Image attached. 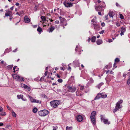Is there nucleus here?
I'll list each match as a JSON object with an SVG mask.
<instances>
[{
	"label": "nucleus",
	"mask_w": 130,
	"mask_h": 130,
	"mask_svg": "<svg viewBox=\"0 0 130 130\" xmlns=\"http://www.w3.org/2000/svg\"><path fill=\"white\" fill-rule=\"evenodd\" d=\"M60 103V101L56 100H53L50 102L51 106L54 108H56Z\"/></svg>",
	"instance_id": "f257e3e1"
},
{
	"label": "nucleus",
	"mask_w": 130,
	"mask_h": 130,
	"mask_svg": "<svg viewBox=\"0 0 130 130\" xmlns=\"http://www.w3.org/2000/svg\"><path fill=\"white\" fill-rule=\"evenodd\" d=\"M96 112L95 111H93L91 113L90 116L91 121L94 125L96 124V118L95 115Z\"/></svg>",
	"instance_id": "f03ea898"
},
{
	"label": "nucleus",
	"mask_w": 130,
	"mask_h": 130,
	"mask_svg": "<svg viewBox=\"0 0 130 130\" xmlns=\"http://www.w3.org/2000/svg\"><path fill=\"white\" fill-rule=\"evenodd\" d=\"M122 100H120L119 101H118L116 104V106L115 108L113 110V111L114 113L116 112L119 109L121 108V106L120 104L122 102Z\"/></svg>",
	"instance_id": "7ed1b4c3"
},
{
	"label": "nucleus",
	"mask_w": 130,
	"mask_h": 130,
	"mask_svg": "<svg viewBox=\"0 0 130 130\" xmlns=\"http://www.w3.org/2000/svg\"><path fill=\"white\" fill-rule=\"evenodd\" d=\"M12 76L13 78L17 81L22 82L24 81L25 80L23 78L20 76L19 75H17L15 74H12Z\"/></svg>",
	"instance_id": "20e7f679"
},
{
	"label": "nucleus",
	"mask_w": 130,
	"mask_h": 130,
	"mask_svg": "<svg viewBox=\"0 0 130 130\" xmlns=\"http://www.w3.org/2000/svg\"><path fill=\"white\" fill-rule=\"evenodd\" d=\"M48 111L45 109L39 111L38 112V115L41 116H44L48 114Z\"/></svg>",
	"instance_id": "39448f33"
},
{
	"label": "nucleus",
	"mask_w": 130,
	"mask_h": 130,
	"mask_svg": "<svg viewBox=\"0 0 130 130\" xmlns=\"http://www.w3.org/2000/svg\"><path fill=\"white\" fill-rule=\"evenodd\" d=\"M67 87L69 89L68 91L72 93L74 92L76 89V87H72L70 85H68L67 86Z\"/></svg>",
	"instance_id": "423d86ee"
},
{
	"label": "nucleus",
	"mask_w": 130,
	"mask_h": 130,
	"mask_svg": "<svg viewBox=\"0 0 130 130\" xmlns=\"http://www.w3.org/2000/svg\"><path fill=\"white\" fill-rule=\"evenodd\" d=\"M21 86L22 87L27 90L28 91L30 90V88L26 85L22 84H21Z\"/></svg>",
	"instance_id": "0eeeda50"
},
{
	"label": "nucleus",
	"mask_w": 130,
	"mask_h": 130,
	"mask_svg": "<svg viewBox=\"0 0 130 130\" xmlns=\"http://www.w3.org/2000/svg\"><path fill=\"white\" fill-rule=\"evenodd\" d=\"M76 119L77 121L79 122H81L83 119V117L80 115H77Z\"/></svg>",
	"instance_id": "6e6552de"
},
{
	"label": "nucleus",
	"mask_w": 130,
	"mask_h": 130,
	"mask_svg": "<svg viewBox=\"0 0 130 130\" xmlns=\"http://www.w3.org/2000/svg\"><path fill=\"white\" fill-rule=\"evenodd\" d=\"M63 4L66 7H68L72 6L73 4L71 3L64 2L63 3Z\"/></svg>",
	"instance_id": "1a4fd4ad"
},
{
	"label": "nucleus",
	"mask_w": 130,
	"mask_h": 130,
	"mask_svg": "<svg viewBox=\"0 0 130 130\" xmlns=\"http://www.w3.org/2000/svg\"><path fill=\"white\" fill-rule=\"evenodd\" d=\"M82 91L78 89L76 92V95L79 96H81L83 94V93L82 92Z\"/></svg>",
	"instance_id": "9d476101"
},
{
	"label": "nucleus",
	"mask_w": 130,
	"mask_h": 130,
	"mask_svg": "<svg viewBox=\"0 0 130 130\" xmlns=\"http://www.w3.org/2000/svg\"><path fill=\"white\" fill-rule=\"evenodd\" d=\"M12 12L9 10H7L5 14V15L6 17L12 16Z\"/></svg>",
	"instance_id": "9b49d317"
},
{
	"label": "nucleus",
	"mask_w": 130,
	"mask_h": 130,
	"mask_svg": "<svg viewBox=\"0 0 130 130\" xmlns=\"http://www.w3.org/2000/svg\"><path fill=\"white\" fill-rule=\"evenodd\" d=\"M24 21L26 23H28L30 22V19L28 18L27 16H25L24 17Z\"/></svg>",
	"instance_id": "f8f14e48"
},
{
	"label": "nucleus",
	"mask_w": 130,
	"mask_h": 130,
	"mask_svg": "<svg viewBox=\"0 0 130 130\" xmlns=\"http://www.w3.org/2000/svg\"><path fill=\"white\" fill-rule=\"evenodd\" d=\"M93 26L95 30H99L100 28V25L97 24L93 25Z\"/></svg>",
	"instance_id": "ddd939ff"
},
{
	"label": "nucleus",
	"mask_w": 130,
	"mask_h": 130,
	"mask_svg": "<svg viewBox=\"0 0 130 130\" xmlns=\"http://www.w3.org/2000/svg\"><path fill=\"white\" fill-rule=\"evenodd\" d=\"M51 27H50L48 30L49 32H52L55 29V28L51 26Z\"/></svg>",
	"instance_id": "4468645a"
},
{
	"label": "nucleus",
	"mask_w": 130,
	"mask_h": 130,
	"mask_svg": "<svg viewBox=\"0 0 130 130\" xmlns=\"http://www.w3.org/2000/svg\"><path fill=\"white\" fill-rule=\"evenodd\" d=\"M96 42L98 45H99L101 44L103 42L101 40L99 39L96 41Z\"/></svg>",
	"instance_id": "2eb2a0df"
},
{
	"label": "nucleus",
	"mask_w": 130,
	"mask_h": 130,
	"mask_svg": "<svg viewBox=\"0 0 130 130\" xmlns=\"http://www.w3.org/2000/svg\"><path fill=\"white\" fill-rule=\"evenodd\" d=\"M96 18L93 19L91 20L92 23L93 24V25L96 24Z\"/></svg>",
	"instance_id": "dca6fc26"
},
{
	"label": "nucleus",
	"mask_w": 130,
	"mask_h": 130,
	"mask_svg": "<svg viewBox=\"0 0 130 130\" xmlns=\"http://www.w3.org/2000/svg\"><path fill=\"white\" fill-rule=\"evenodd\" d=\"M96 10L97 11H100L101 10H102V7L101 6H99L95 8Z\"/></svg>",
	"instance_id": "f3484780"
},
{
	"label": "nucleus",
	"mask_w": 130,
	"mask_h": 130,
	"mask_svg": "<svg viewBox=\"0 0 130 130\" xmlns=\"http://www.w3.org/2000/svg\"><path fill=\"white\" fill-rule=\"evenodd\" d=\"M104 84L102 82L100 83L98 85H97L96 86V87H97L99 89H100L101 87L103 85H104Z\"/></svg>",
	"instance_id": "a211bd4d"
},
{
	"label": "nucleus",
	"mask_w": 130,
	"mask_h": 130,
	"mask_svg": "<svg viewBox=\"0 0 130 130\" xmlns=\"http://www.w3.org/2000/svg\"><path fill=\"white\" fill-rule=\"evenodd\" d=\"M100 95L102 98H106L107 96V95L106 94H104L103 93H101Z\"/></svg>",
	"instance_id": "6ab92c4d"
},
{
	"label": "nucleus",
	"mask_w": 130,
	"mask_h": 130,
	"mask_svg": "<svg viewBox=\"0 0 130 130\" xmlns=\"http://www.w3.org/2000/svg\"><path fill=\"white\" fill-rule=\"evenodd\" d=\"M96 37L95 36L92 37L91 39V41L92 42H95V41Z\"/></svg>",
	"instance_id": "aec40b11"
},
{
	"label": "nucleus",
	"mask_w": 130,
	"mask_h": 130,
	"mask_svg": "<svg viewBox=\"0 0 130 130\" xmlns=\"http://www.w3.org/2000/svg\"><path fill=\"white\" fill-rule=\"evenodd\" d=\"M100 94H98L96 96V97L94 98V100H95L97 99H99L101 97V96L100 95Z\"/></svg>",
	"instance_id": "412c9836"
},
{
	"label": "nucleus",
	"mask_w": 130,
	"mask_h": 130,
	"mask_svg": "<svg viewBox=\"0 0 130 130\" xmlns=\"http://www.w3.org/2000/svg\"><path fill=\"white\" fill-rule=\"evenodd\" d=\"M103 122L104 123L106 124L107 123H108V124H110L109 122H108V119H103Z\"/></svg>",
	"instance_id": "4be33fe9"
},
{
	"label": "nucleus",
	"mask_w": 130,
	"mask_h": 130,
	"mask_svg": "<svg viewBox=\"0 0 130 130\" xmlns=\"http://www.w3.org/2000/svg\"><path fill=\"white\" fill-rule=\"evenodd\" d=\"M113 12H109L108 13V14L109 15V16L110 17L113 18Z\"/></svg>",
	"instance_id": "5701e85b"
},
{
	"label": "nucleus",
	"mask_w": 130,
	"mask_h": 130,
	"mask_svg": "<svg viewBox=\"0 0 130 130\" xmlns=\"http://www.w3.org/2000/svg\"><path fill=\"white\" fill-rule=\"evenodd\" d=\"M42 29L40 27H38V28L37 29V31L39 32L42 31Z\"/></svg>",
	"instance_id": "b1692460"
},
{
	"label": "nucleus",
	"mask_w": 130,
	"mask_h": 130,
	"mask_svg": "<svg viewBox=\"0 0 130 130\" xmlns=\"http://www.w3.org/2000/svg\"><path fill=\"white\" fill-rule=\"evenodd\" d=\"M38 109L36 108L35 107L32 109V112L34 113H36Z\"/></svg>",
	"instance_id": "393cba45"
},
{
	"label": "nucleus",
	"mask_w": 130,
	"mask_h": 130,
	"mask_svg": "<svg viewBox=\"0 0 130 130\" xmlns=\"http://www.w3.org/2000/svg\"><path fill=\"white\" fill-rule=\"evenodd\" d=\"M121 31H122L124 32L126 30V28H125L122 27L121 28Z\"/></svg>",
	"instance_id": "a878e982"
},
{
	"label": "nucleus",
	"mask_w": 130,
	"mask_h": 130,
	"mask_svg": "<svg viewBox=\"0 0 130 130\" xmlns=\"http://www.w3.org/2000/svg\"><path fill=\"white\" fill-rule=\"evenodd\" d=\"M17 96L18 99H22L23 97V95L22 94L20 95H18Z\"/></svg>",
	"instance_id": "bb28decb"
},
{
	"label": "nucleus",
	"mask_w": 130,
	"mask_h": 130,
	"mask_svg": "<svg viewBox=\"0 0 130 130\" xmlns=\"http://www.w3.org/2000/svg\"><path fill=\"white\" fill-rule=\"evenodd\" d=\"M34 101H35V102H34V103H41V102L40 101L37 100L35 99H34Z\"/></svg>",
	"instance_id": "cd10ccee"
},
{
	"label": "nucleus",
	"mask_w": 130,
	"mask_h": 130,
	"mask_svg": "<svg viewBox=\"0 0 130 130\" xmlns=\"http://www.w3.org/2000/svg\"><path fill=\"white\" fill-rule=\"evenodd\" d=\"M66 20V19L64 18H63L60 20V23H63L64 21Z\"/></svg>",
	"instance_id": "c85d7f7f"
},
{
	"label": "nucleus",
	"mask_w": 130,
	"mask_h": 130,
	"mask_svg": "<svg viewBox=\"0 0 130 130\" xmlns=\"http://www.w3.org/2000/svg\"><path fill=\"white\" fill-rule=\"evenodd\" d=\"M129 78L127 81V84L129 85L130 84V75H129Z\"/></svg>",
	"instance_id": "c756f323"
},
{
	"label": "nucleus",
	"mask_w": 130,
	"mask_h": 130,
	"mask_svg": "<svg viewBox=\"0 0 130 130\" xmlns=\"http://www.w3.org/2000/svg\"><path fill=\"white\" fill-rule=\"evenodd\" d=\"M41 18L42 20L44 21H46V19L45 17L42 16H41Z\"/></svg>",
	"instance_id": "7c9ffc66"
},
{
	"label": "nucleus",
	"mask_w": 130,
	"mask_h": 130,
	"mask_svg": "<svg viewBox=\"0 0 130 130\" xmlns=\"http://www.w3.org/2000/svg\"><path fill=\"white\" fill-rule=\"evenodd\" d=\"M29 97L30 99V100L31 102L32 103H34V102H35V101H34V99L33 98H32V97L30 96H29Z\"/></svg>",
	"instance_id": "2f4dec72"
},
{
	"label": "nucleus",
	"mask_w": 130,
	"mask_h": 130,
	"mask_svg": "<svg viewBox=\"0 0 130 130\" xmlns=\"http://www.w3.org/2000/svg\"><path fill=\"white\" fill-rule=\"evenodd\" d=\"M120 61L119 59L118 58H116L115 59V62H118Z\"/></svg>",
	"instance_id": "473e14b6"
},
{
	"label": "nucleus",
	"mask_w": 130,
	"mask_h": 130,
	"mask_svg": "<svg viewBox=\"0 0 130 130\" xmlns=\"http://www.w3.org/2000/svg\"><path fill=\"white\" fill-rule=\"evenodd\" d=\"M6 115V113L5 112H2L1 113H0V115L4 116Z\"/></svg>",
	"instance_id": "72a5a7b5"
},
{
	"label": "nucleus",
	"mask_w": 130,
	"mask_h": 130,
	"mask_svg": "<svg viewBox=\"0 0 130 130\" xmlns=\"http://www.w3.org/2000/svg\"><path fill=\"white\" fill-rule=\"evenodd\" d=\"M12 114L13 116L14 117H16V114L15 112L13 111L12 112Z\"/></svg>",
	"instance_id": "f704fd0d"
},
{
	"label": "nucleus",
	"mask_w": 130,
	"mask_h": 130,
	"mask_svg": "<svg viewBox=\"0 0 130 130\" xmlns=\"http://www.w3.org/2000/svg\"><path fill=\"white\" fill-rule=\"evenodd\" d=\"M66 130H71L72 128V127H69L68 126H67L66 127Z\"/></svg>",
	"instance_id": "c9c22d12"
},
{
	"label": "nucleus",
	"mask_w": 130,
	"mask_h": 130,
	"mask_svg": "<svg viewBox=\"0 0 130 130\" xmlns=\"http://www.w3.org/2000/svg\"><path fill=\"white\" fill-rule=\"evenodd\" d=\"M42 97L44 98H47V96L46 95H45L44 94H42Z\"/></svg>",
	"instance_id": "e433bc0d"
},
{
	"label": "nucleus",
	"mask_w": 130,
	"mask_h": 130,
	"mask_svg": "<svg viewBox=\"0 0 130 130\" xmlns=\"http://www.w3.org/2000/svg\"><path fill=\"white\" fill-rule=\"evenodd\" d=\"M84 89V86H81L80 88V90L82 91Z\"/></svg>",
	"instance_id": "4c0bfd02"
},
{
	"label": "nucleus",
	"mask_w": 130,
	"mask_h": 130,
	"mask_svg": "<svg viewBox=\"0 0 130 130\" xmlns=\"http://www.w3.org/2000/svg\"><path fill=\"white\" fill-rule=\"evenodd\" d=\"M58 82L61 83L62 82V79L60 78L58 80Z\"/></svg>",
	"instance_id": "58836bf2"
},
{
	"label": "nucleus",
	"mask_w": 130,
	"mask_h": 130,
	"mask_svg": "<svg viewBox=\"0 0 130 130\" xmlns=\"http://www.w3.org/2000/svg\"><path fill=\"white\" fill-rule=\"evenodd\" d=\"M120 17L121 19H123L124 18V17L123 16L122 14H120Z\"/></svg>",
	"instance_id": "ea45409f"
},
{
	"label": "nucleus",
	"mask_w": 130,
	"mask_h": 130,
	"mask_svg": "<svg viewBox=\"0 0 130 130\" xmlns=\"http://www.w3.org/2000/svg\"><path fill=\"white\" fill-rule=\"evenodd\" d=\"M45 77V76H43L42 77H41L40 78V81H42V80H43L44 79V77Z\"/></svg>",
	"instance_id": "a19ab883"
},
{
	"label": "nucleus",
	"mask_w": 130,
	"mask_h": 130,
	"mask_svg": "<svg viewBox=\"0 0 130 130\" xmlns=\"http://www.w3.org/2000/svg\"><path fill=\"white\" fill-rule=\"evenodd\" d=\"M24 11L23 10L21 11H20L19 13L20 14H21V15L22 14H23L24 13Z\"/></svg>",
	"instance_id": "79ce46f5"
},
{
	"label": "nucleus",
	"mask_w": 130,
	"mask_h": 130,
	"mask_svg": "<svg viewBox=\"0 0 130 130\" xmlns=\"http://www.w3.org/2000/svg\"><path fill=\"white\" fill-rule=\"evenodd\" d=\"M108 15L107 14L105 16V20H108Z\"/></svg>",
	"instance_id": "37998d69"
},
{
	"label": "nucleus",
	"mask_w": 130,
	"mask_h": 130,
	"mask_svg": "<svg viewBox=\"0 0 130 130\" xmlns=\"http://www.w3.org/2000/svg\"><path fill=\"white\" fill-rule=\"evenodd\" d=\"M101 121H102L103 120V119H104V118L103 116V115L101 116Z\"/></svg>",
	"instance_id": "c03bdc74"
},
{
	"label": "nucleus",
	"mask_w": 130,
	"mask_h": 130,
	"mask_svg": "<svg viewBox=\"0 0 130 130\" xmlns=\"http://www.w3.org/2000/svg\"><path fill=\"white\" fill-rule=\"evenodd\" d=\"M101 25L102 27H104L105 26V24L104 22H102L101 24Z\"/></svg>",
	"instance_id": "a18cd8bd"
},
{
	"label": "nucleus",
	"mask_w": 130,
	"mask_h": 130,
	"mask_svg": "<svg viewBox=\"0 0 130 130\" xmlns=\"http://www.w3.org/2000/svg\"><path fill=\"white\" fill-rule=\"evenodd\" d=\"M59 23V21L58 20H56L55 22V23L56 24H58Z\"/></svg>",
	"instance_id": "49530a36"
},
{
	"label": "nucleus",
	"mask_w": 130,
	"mask_h": 130,
	"mask_svg": "<svg viewBox=\"0 0 130 130\" xmlns=\"http://www.w3.org/2000/svg\"><path fill=\"white\" fill-rule=\"evenodd\" d=\"M38 7L36 6L34 7V10L35 11H36L37 10Z\"/></svg>",
	"instance_id": "de8ad7c7"
},
{
	"label": "nucleus",
	"mask_w": 130,
	"mask_h": 130,
	"mask_svg": "<svg viewBox=\"0 0 130 130\" xmlns=\"http://www.w3.org/2000/svg\"><path fill=\"white\" fill-rule=\"evenodd\" d=\"M104 30H102L100 32V34H103L104 32Z\"/></svg>",
	"instance_id": "09e8293b"
},
{
	"label": "nucleus",
	"mask_w": 130,
	"mask_h": 130,
	"mask_svg": "<svg viewBox=\"0 0 130 130\" xmlns=\"http://www.w3.org/2000/svg\"><path fill=\"white\" fill-rule=\"evenodd\" d=\"M17 48H16L13 51V52H16L17 50Z\"/></svg>",
	"instance_id": "8fccbe9b"
},
{
	"label": "nucleus",
	"mask_w": 130,
	"mask_h": 130,
	"mask_svg": "<svg viewBox=\"0 0 130 130\" xmlns=\"http://www.w3.org/2000/svg\"><path fill=\"white\" fill-rule=\"evenodd\" d=\"M124 32H123L122 31H121V32L120 33V35L121 36H122V35H124Z\"/></svg>",
	"instance_id": "3c124183"
},
{
	"label": "nucleus",
	"mask_w": 130,
	"mask_h": 130,
	"mask_svg": "<svg viewBox=\"0 0 130 130\" xmlns=\"http://www.w3.org/2000/svg\"><path fill=\"white\" fill-rule=\"evenodd\" d=\"M3 110L2 107L0 106V112L2 111Z\"/></svg>",
	"instance_id": "603ef678"
},
{
	"label": "nucleus",
	"mask_w": 130,
	"mask_h": 130,
	"mask_svg": "<svg viewBox=\"0 0 130 130\" xmlns=\"http://www.w3.org/2000/svg\"><path fill=\"white\" fill-rule=\"evenodd\" d=\"M47 73H48V72L47 71H46L45 73H44V75H45V76H46V75H47Z\"/></svg>",
	"instance_id": "864d4df0"
},
{
	"label": "nucleus",
	"mask_w": 130,
	"mask_h": 130,
	"mask_svg": "<svg viewBox=\"0 0 130 130\" xmlns=\"http://www.w3.org/2000/svg\"><path fill=\"white\" fill-rule=\"evenodd\" d=\"M116 25L118 27H119L120 26V24L118 23H116Z\"/></svg>",
	"instance_id": "5fc2aeb1"
},
{
	"label": "nucleus",
	"mask_w": 130,
	"mask_h": 130,
	"mask_svg": "<svg viewBox=\"0 0 130 130\" xmlns=\"http://www.w3.org/2000/svg\"><path fill=\"white\" fill-rule=\"evenodd\" d=\"M68 70H71V67H70V66H69V65H68Z\"/></svg>",
	"instance_id": "6e6d98bb"
},
{
	"label": "nucleus",
	"mask_w": 130,
	"mask_h": 130,
	"mask_svg": "<svg viewBox=\"0 0 130 130\" xmlns=\"http://www.w3.org/2000/svg\"><path fill=\"white\" fill-rule=\"evenodd\" d=\"M19 5V3H17L15 4V5H16L17 6H18Z\"/></svg>",
	"instance_id": "4d7b16f0"
},
{
	"label": "nucleus",
	"mask_w": 130,
	"mask_h": 130,
	"mask_svg": "<svg viewBox=\"0 0 130 130\" xmlns=\"http://www.w3.org/2000/svg\"><path fill=\"white\" fill-rule=\"evenodd\" d=\"M37 25H34L33 26V27L34 28H36L37 27Z\"/></svg>",
	"instance_id": "13d9d810"
},
{
	"label": "nucleus",
	"mask_w": 130,
	"mask_h": 130,
	"mask_svg": "<svg viewBox=\"0 0 130 130\" xmlns=\"http://www.w3.org/2000/svg\"><path fill=\"white\" fill-rule=\"evenodd\" d=\"M10 127V125H6L5 128H7L8 127Z\"/></svg>",
	"instance_id": "bf43d9fd"
},
{
	"label": "nucleus",
	"mask_w": 130,
	"mask_h": 130,
	"mask_svg": "<svg viewBox=\"0 0 130 130\" xmlns=\"http://www.w3.org/2000/svg\"><path fill=\"white\" fill-rule=\"evenodd\" d=\"M116 6L117 7H118L119 6V5L117 3H116Z\"/></svg>",
	"instance_id": "052dcab7"
},
{
	"label": "nucleus",
	"mask_w": 130,
	"mask_h": 130,
	"mask_svg": "<svg viewBox=\"0 0 130 130\" xmlns=\"http://www.w3.org/2000/svg\"><path fill=\"white\" fill-rule=\"evenodd\" d=\"M108 41L109 42H110L112 41V40L111 39H109V40Z\"/></svg>",
	"instance_id": "680f3d73"
},
{
	"label": "nucleus",
	"mask_w": 130,
	"mask_h": 130,
	"mask_svg": "<svg viewBox=\"0 0 130 130\" xmlns=\"http://www.w3.org/2000/svg\"><path fill=\"white\" fill-rule=\"evenodd\" d=\"M98 14L100 15H102V14H101V12H98Z\"/></svg>",
	"instance_id": "e2e57ef3"
},
{
	"label": "nucleus",
	"mask_w": 130,
	"mask_h": 130,
	"mask_svg": "<svg viewBox=\"0 0 130 130\" xmlns=\"http://www.w3.org/2000/svg\"><path fill=\"white\" fill-rule=\"evenodd\" d=\"M16 14L17 15H18L19 16H21V14H20V13H18V12H17L16 13Z\"/></svg>",
	"instance_id": "0e129e2a"
},
{
	"label": "nucleus",
	"mask_w": 130,
	"mask_h": 130,
	"mask_svg": "<svg viewBox=\"0 0 130 130\" xmlns=\"http://www.w3.org/2000/svg\"><path fill=\"white\" fill-rule=\"evenodd\" d=\"M91 38H88V42H89L91 40Z\"/></svg>",
	"instance_id": "69168bd1"
},
{
	"label": "nucleus",
	"mask_w": 130,
	"mask_h": 130,
	"mask_svg": "<svg viewBox=\"0 0 130 130\" xmlns=\"http://www.w3.org/2000/svg\"><path fill=\"white\" fill-rule=\"evenodd\" d=\"M4 125L3 123H0V126H2Z\"/></svg>",
	"instance_id": "338daca9"
},
{
	"label": "nucleus",
	"mask_w": 130,
	"mask_h": 130,
	"mask_svg": "<svg viewBox=\"0 0 130 130\" xmlns=\"http://www.w3.org/2000/svg\"><path fill=\"white\" fill-rule=\"evenodd\" d=\"M57 77L59 78H60V75L58 74H57Z\"/></svg>",
	"instance_id": "774afa93"
}]
</instances>
